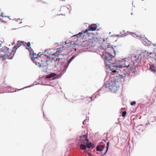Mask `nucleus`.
<instances>
[{
  "instance_id": "1",
  "label": "nucleus",
  "mask_w": 156,
  "mask_h": 156,
  "mask_svg": "<svg viewBox=\"0 0 156 156\" xmlns=\"http://www.w3.org/2000/svg\"><path fill=\"white\" fill-rule=\"evenodd\" d=\"M22 43L23 44H20V46L22 45L24 46L26 49H28L30 55L32 56L31 57V59L33 62L36 65L40 67H44L45 65L44 64L43 61L40 60L39 59L40 58L37 56V55L34 52L32 49L30 47V42H28L26 43L23 41H20V43Z\"/></svg>"
},
{
  "instance_id": "2",
  "label": "nucleus",
  "mask_w": 156,
  "mask_h": 156,
  "mask_svg": "<svg viewBox=\"0 0 156 156\" xmlns=\"http://www.w3.org/2000/svg\"><path fill=\"white\" fill-rule=\"evenodd\" d=\"M75 58V57L73 56L69 59L66 60L64 61V62L62 63L63 59L58 57L55 59L53 60V63L54 65L52 66V68H55L61 64L60 67L61 70V73L63 74L66 72L69 64Z\"/></svg>"
},
{
  "instance_id": "3",
  "label": "nucleus",
  "mask_w": 156,
  "mask_h": 156,
  "mask_svg": "<svg viewBox=\"0 0 156 156\" xmlns=\"http://www.w3.org/2000/svg\"><path fill=\"white\" fill-rule=\"evenodd\" d=\"M114 52V55H115L116 52L112 46L110 48L108 47L105 50H104L102 54V58L105 59V62L107 67L109 68V65L110 66H112L113 63L112 60V58L113 57L110 52Z\"/></svg>"
},
{
  "instance_id": "4",
  "label": "nucleus",
  "mask_w": 156,
  "mask_h": 156,
  "mask_svg": "<svg viewBox=\"0 0 156 156\" xmlns=\"http://www.w3.org/2000/svg\"><path fill=\"white\" fill-rule=\"evenodd\" d=\"M77 140L79 141L78 145L80 146L81 150L84 151V152L86 150L87 148L93 147V144L89 142L87 136L85 134L79 136L77 137Z\"/></svg>"
},
{
  "instance_id": "5",
  "label": "nucleus",
  "mask_w": 156,
  "mask_h": 156,
  "mask_svg": "<svg viewBox=\"0 0 156 156\" xmlns=\"http://www.w3.org/2000/svg\"><path fill=\"white\" fill-rule=\"evenodd\" d=\"M109 66V69L111 71V73L112 74L115 73L117 74L118 73H122L125 69V67L121 66L122 65L119 63H117L116 62H115V63H113L112 66Z\"/></svg>"
},
{
  "instance_id": "6",
  "label": "nucleus",
  "mask_w": 156,
  "mask_h": 156,
  "mask_svg": "<svg viewBox=\"0 0 156 156\" xmlns=\"http://www.w3.org/2000/svg\"><path fill=\"white\" fill-rule=\"evenodd\" d=\"M97 25L95 24H91L89 25L88 29H86L85 30H82L78 34L74 35V37L76 36L77 39H78V38L81 39L83 38L85 36V34H87L88 31H94L96 30L97 28Z\"/></svg>"
},
{
  "instance_id": "7",
  "label": "nucleus",
  "mask_w": 156,
  "mask_h": 156,
  "mask_svg": "<svg viewBox=\"0 0 156 156\" xmlns=\"http://www.w3.org/2000/svg\"><path fill=\"white\" fill-rule=\"evenodd\" d=\"M116 80V78H115L114 80L111 81L108 84V86L106 85L103 87L102 89L105 88H106L108 87L112 92L116 93L119 88V87L118 85V82Z\"/></svg>"
},
{
  "instance_id": "8",
  "label": "nucleus",
  "mask_w": 156,
  "mask_h": 156,
  "mask_svg": "<svg viewBox=\"0 0 156 156\" xmlns=\"http://www.w3.org/2000/svg\"><path fill=\"white\" fill-rule=\"evenodd\" d=\"M9 52V48H5L0 51V55L2 57L5 58L6 55H8Z\"/></svg>"
},
{
  "instance_id": "9",
  "label": "nucleus",
  "mask_w": 156,
  "mask_h": 156,
  "mask_svg": "<svg viewBox=\"0 0 156 156\" xmlns=\"http://www.w3.org/2000/svg\"><path fill=\"white\" fill-rule=\"evenodd\" d=\"M51 52L50 49H46L44 52H42L43 53L40 55V57H44V58L47 57V58L50 57V55L51 54H50Z\"/></svg>"
},
{
  "instance_id": "10",
  "label": "nucleus",
  "mask_w": 156,
  "mask_h": 156,
  "mask_svg": "<svg viewBox=\"0 0 156 156\" xmlns=\"http://www.w3.org/2000/svg\"><path fill=\"white\" fill-rule=\"evenodd\" d=\"M43 63L45 66L44 67H46V68H47V67L48 66H51L52 68V66L54 64L53 63V60L51 59L49 60H47L45 62L44 61H43Z\"/></svg>"
},
{
  "instance_id": "11",
  "label": "nucleus",
  "mask_w": 156,
  "mask_h": 156,
  "mask_svg": "<svg viewBox=\"0 0 156 156\" xmlns=\"http://www.w3.org/2000/svg\"><path fill=\"white\" fill-rule=\"evenodd\" d=\"M149 70L151 72L155 73L156 72V64H154L152 62H150L149 64Z\"/></svg>"
},
{
  "instance_id": "12",
  "label": "nucleus",
  "mask_w": 156,
  "mask_h": 156,
  "mask_svg": "<svg viewBox=\"0 0 156 156\" xmlns=\"http://www.w3.org/2000/svg\"><path fill=\"white\" fill-rule=\"evenodd\" d=\"M57 76L56 74L54 73H51L48 75L46 76L45 78L46 79H50L52 78L53 79L55 78Z\"/></svg>"
},
{
  "instance_id": "13",
  "label": "nucleus",
  "mask_w": 156,
  "mask_h": 156,
  "mask_svg": "<svg viewBox=\"0 0 156 156\" xmlns=\"http://www.w3.org/2000/svg\"><path fill=\"white\" fill-rule=\"evenodd\" d=\"M119 64H121L122 67H127L129 66V64L128 62V61H127L126 60H123V61L121 62L120 61Z\"/></svg>"
},
{
  "instance_id": "14",
  "label": "nucleus",
  "mask_w": 156,
  "mask_h": 156,
  "mask_svg": "<svg viewBox=\"0 0 156 156\" xmlns=\"http://www.w3.org/2000/svg\"><path fill=\"white\" fill-rule=\"evenodd\" d=\"M142 43L144 44L146 46L151 45L153 44L151 42L148 40V39L146 38L143 39Z\"/></svg>"
},
{
  "instance_id": "15",
  "label": "nucleus",
  "mask_w": 156,
  "mask_h": 156,
  "mask_svg": "<svg viewBox=\"0 0 156 156\" xmlns=\"http://www.w3.org/2000/svg\"><path fill=\"white\" fill-rule=\"evenodd\" d=\"M105 147V146L103 145H100L97 146L96 150L97 151H102Z\"/></svg>"
},
{
  "instance_id": "16",
  "label": "nucleus",
  "mask_w": 156,
  "mask_h": 156,
  "mask_svg": "<svg viewBox=\"0 0 156 156\" xmlns=\"http://www.w3.org/2000/svg\"><path fill=\"white\" fill-rule=\"evenodd\" d=\"M137 129H138L141 131H143L145 129V128L144 126L141 125H138L137 126Z\"/></svg>"
},
{
  "instance_id": "17",
  "label": "nucleus",
  "mask_w": 156,
  "mask_h": 156,
  "mask_svg": "<svg viewBox=\"0 0 156 156\" xmlns=\"http://www.w3.org/2000/svg\"><path fill=\"white\" fill-rule=\"evenodd\" d=\"M124 76V75L122 74H119V75H116V77L118 78V79L117 78V79H118L119 80H121L122 78L123 77H125Z\"/></svg>"
},
{
  "instance_id": "18",
  "label": "nucleus",
  "mask_w": 156,
  "mask_h": 156,
  "mask_svg": "<svg viewBox=\"0 0 156 156\" xmlns=\"http://www.w3.org/2000/svg\"><path fill=\"white\" fill-rule=\"evenodd\" d=\"M20 47V44L18 43L17 44V45H15L14 46L13 49L12 50V52L13 53L16 50Z\"/></svg>"
},
{
  "instance_id": "19",
  "label": "nucleus",
  "mask_w": 156,
  "mask_h": 156,
  "mask_svg": "<svg viewBox=\"0 0 156 156\" xmlns=\"http://www.w3.org/2000/svg\"><path fill=\"white\" fill-rule=\"evenodd\" d=\"M122 73V74L124 75V76L125 77L126 75L128 74V71L127 70H126L125 69V70L123 71V72Z\"/></svg>"
},
{
  "instance_id": "20",
  "label": "nucleus",
  "mask_w": 156,
  "mask_h": 156,
  "mask_svg": "<svg viewBox=\"0 0 156 156\" xmlns=\"http://www.w3.org/2000/svg\"><path fill=\"white\" fill-rule=\"evenodd\" d=\"M107 146H106V152H105V153L104 154H105L108 151V148H109V142H107V144H106Z\"/></svg>"
},
{
  "instance_id": "21",
  "label": "nucleus",
  "mask_w": 156,
  "mask_h": 156,
  "mask_svg": "<svg viewBox=\"0 0 156 156\" xmlns=\"http://www.w3.org/2000/svg\"><path fill=\"white\" fill-rule=\"evenodd\" d=\"M61 9H62V10L63 9H67L69 11H70L69 8L67 7L66 6H61Z\"/></svg>"
},
{
  "instance_id": "22",
  "label": "nucleus",
  "mask_w": 156,
  "mask_h": 156,
  "mask_svg": "<svg viewBox=\"0 0 156 156\" xmlns=\"http://www.w3.org/2000/svg\"><path fill=\"white\" fill-rule=\"evenodd\" d=\"M146 53H147V56H150V57H151V56H152L151 55H152V53H149L148 52H146ZM145 54L146 53H145Z\"/></svg>"
},
{
  "instance_id": "23",
  "label": "nucleus",
  "mask_w": 156,
  "mask_h": 156,
  "mask_svg": "<svg viewBox=\"0 0 156 156\" xmlns=\"http://www.w3.org/2000/svg\"><path fill=\"white\" fill-rule=\"evenodd\" d=\"M126 111H123L122 112V116L123 117H124L126 115Z\"/></svg>"
},
{
  "instance_id": "24",
  "label": "nucleus",
  "mask_w": 156,
  "mask_h": 156,
  "mask_svg": "<svg viewBox=\"0 0 156 156\" xmlns=\"http://www.w3.org/2000/svg\"><path fill=\"white\" fill-rule=\"evenodd\" d=\"M144 57L145 56H144V55L140 54L139 55L138 58H140L141 59L142 58H144Z\"/></svg>"
},
{
  "instance_id": "25",
  "label": "nucleus",
  "mask_w": 156,
  "mask_h": 156,
  "mask_svg": "<svg viewBox=\"0 0 156 156\" xmlns=\"http://www.w3.org/2000/svg\"><path fill=\"white\" fill-rule=\"evenodd\" d=\"M136 104V102L135 101H133L131 102L130 103V105H135Z\"/></svg>"
},
{
  "instance_id": "26",
  "label": "nucleus",
  "mask_w": 156,
  "mask_h": 156,
  "mask_svg": "<svg viewBox=\"0 0 156 156\" xmlns=\"http://www.w3.org/2000/svg\"><path fill=\"white\" fill-rule=\"evenodd\" d=\"M117 36L118 37H124V36H123V35H119V34H118L117 35Z\"/></svg>"
},
{
  "instance_id": "27",
  "label": "nucleus",
  "mask_w": 156,
  "mask_h": 156,
  "mask_svg": "<svg viewBox=\"0 0 156 156\" xmlns=\"http://www.w3.org/2000/svg\"><path fill=\"white\" fill-rule=\"evenodd\" d=\"M33 86V85H32L31 86H29L27 87H24V88H23L20 89V90H23L25 88H26L27 87H30L31 86Z\"/></svg>"
},
{
  "instance_id": "28",
  "label": "nucleus",
  "mask_w": 156,
  "mask_h": 156,
  "mask_svg": "<svg viewBox=\"0 0 156 156\" xmlns=\"http://www.w3.org/2000/svg\"><path fill=\"white\" fill-rule=\"evenodd\" d=\"M88 156H93L89 152L87 153Z\"/></svg>"
},
{
  "instance_id": "29",
  "label": "nucleus",
  "mask_w": 156,
  "mask_h": 156,
  "mask_svg": "<svg viewBox=\"0 0 156 156\" xmlns=\"http://www.w3.org/2000/svg\"><path fill=\"white\" fill-rule=\"evenodd\" d=\"M86 120H87V119L84 120L83 121V124H85V123L86 121Z\"/></svg>"
},
{
  "instance_id": "30",
  "label": "nucleus",
  "mask_w": 156,
  "mask_h": 156,
  "mask_svg": "<svg viewBox=\"0 0 156 156\" xmlns=\"http://www.w3.org/2000/svg\"><path fill=\"white\" fill-rule=\"evenodd\" d=\"M125 32V30H123L121 32H120V34H122V33H124Z\"/></svg>"
},
{
  "instance_id": "31",
  "label": "nucleus",
  "mask_w": 156,
  "mask_h": 156,
  "mask_svg": "<svg viewBox=\"0 0 156 156\" xmlns=\"http://www.w3.org/2000/svg\"><path fill=\"white\" fill-rule=\"evenodd\" d=\"M56 145V143L55 142H54V146L55 147Z\"/></svg>"
},
{
  "instance_id": "32",
  "label": "nucleus",
  "mask_w": 156,
  "mask_h": 156,
  "mask_svg": "<svg viewBox=\"0 0 156 156\" xmlns=\"http://www.w3.org/2000/svg\"><path fill=\"white\" fill-rule=\"evenodd\" d=\"M44 72H46H46H47V73L48 72V71H47V70H44Z\"/></svg>"
},
{
  "instance_id": "33",
  "label": "nucleus",
  "mask_w": 156,
  "mask_h": 156,
  "mask_svg": "<svg viewBox=\"0 0 156 156\" xmlns=\"http://www.w3.org/2000/svg\"><path fill=\"white\" fill-rule=\"evenodd\" d=\"M92 97H92L91 98V97H90V100H92Z\"/></svg>"
},
{
  "instance_id": "34",
  "label": "nucleus",
  "mask_w": 156,
  "mask_h": 156,
  "mask_svg": "<svg viewBox=\"0 0 156 156\" xmlns=\"http://www.w3.org/2000/svg\"><path fill=\"white\" fill-rule=\"evenodd\" d=\"M125 36H127V35L126 34V33H124Z\"/></svg>"
},
{
  "instance_id": "35",
  "label": "nucleus",
  "mask_w": 156,
  "mask_h": 156,
  "mask_svg": "<svg viewBox=\"0 0 156 156\" xmlns=\"http://www.w3.org/2000/svg\"><path fill=\"white\" fill-rule=\"evenodd\" d=\"M56 45H58V43H56Z\"/></svg>"
},
{
  "instance_id": "36",
  "label": "nucleus",
  "mask_w": 156,
  "mask_h": 156,
  "mask_svg": "<svg viewBox=\"0 0 156 156\" xmlns=\"http://www.w3.org/2000/svg\"><path fill=\"white\" fill-rule=\"evenodd\" d=\"M0 16H2V14Z\"/></svg>"
},
{
  "instance_id": "37",
  "label": "nucleus",
  "mask_w": 156,
  "mask_h": 156,
  "mask_svg": "<svg viewBox=\"0 0 156 156\" xmlns=\"http://www.w3.org/2000/svg\"><path fill=\"white\" fill-rule=\"evenodd\" d=\"M60 1H65V0H60Z\"/></svg>"
},
{
  "instance_id": "38",
  "label": "nucleus",
  "mask_w": 156,
  "mask_h": 156,
  "mask_svg": "<svg viewBox=\"0 0 156 156\" xmlns=\"http://www.w3.org/2000/svg\"><path fill=\"white\" fill-rule=\"evenodd\" d=\"M43 3L44 4H46V3H47L46 2H43Z\"/></svg>"
},
{
  "instance_id": "39",
  "label": "nucleus",
  "mask_w": 156,
  "mask_h": 156,
  "mask_svg": "<svg viewBox=\"0 0 156 156\" xmlns=\"http://www.w3.org/2000/svg\"><path fill=\"white\" fill-rule=\"evenodd\" d=\"M154 45V46H156V45L155 44H153Z\"/></svg>"
},
{
  "instance_id": "40",
  "label": "nucleus",
  "mask_w": 156,
  "mask_h": 156,
  "mask_svg": "<svg viewBox=\"0 0 156 156\" xmlns=\"http://www.w3.org/2000/svg\"><path fill=\"white\" fill-rule=\"evenodd\" d=\"M135 58H136V56H134Z\"/></svg>"
},
{
  "instance_id": "41",
  "label": "nucleus",
  "mask_w": 156,
  "mask_h": 156,
  "mask_svg": "<svg viewBox=\"0 0 156 156\" xmlns=\"http://www.w3.org/2000/svg\"><path fill=\"white\" fill-rule=\"evenodd\" d=\"M43 115H44V113H43Z\"/></svg>"
},
{
  "instance_id": "42",
  "label": "nucleus",
  "mask_w": 156,
  "mask_h": 156,
  "mask_svg": "<svg viewBox=\"0 0 156 156\" xmlns=\"http://www.w3.org/2000/svg\"><path fill=\"white\" fill-rule=\"evenodd\" d=\"M108 67V68H107V69H108V68H109L108 67Z\"/></svg>"
},
{
  "instance_id": "43",
  "label": "nucleus",
  "mask_w": 156,
  "mask_h": 156,
  "mask_svg": "<svg viewBox=\"0 0 156 156\" xmlns=\"http://www.w3.org/2000/svg\"><path fill=\"white\" fill-rule=\"evenodd\" d=\"M142 1H144V0H142Z\"/></svg>"
}]
</instances>
